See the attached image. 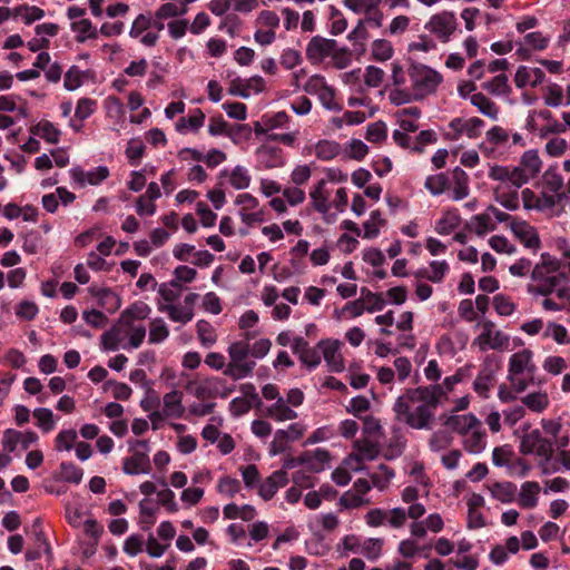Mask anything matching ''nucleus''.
<instances>
[{
    "label": "nucleus",
    "instance_id": "obj_1",
    "mask_svg": "<svg viewBox=\"0 0 570 570\" xmlns=\"http://www.w3.org/2000/svg\"><path fill=\"white\" fill-rule=\"evenodd\" d=\"M446 396L440 384L406 389L394 403L395 419L415 430H429L435 411Z\"/></svg>",
    "mask_w": 570,
    "mask_h": 570
},
{
    "label": "nucleus",
    "instance_id": "obj_2",
    "mask_svg": "<svg viewBox=\"0 0 570 570\" xmlns=\"http://www.w3.org/2000/svg\"><path fill=\"white\" fill-rule=\"evenodd\" d=\"M560 262L548 253L541 254V262L535 264L531 279L532 285H529L528 291L534 295L549 296L554 292L560 283L568 279L566 273L559 272Z\"/></svg>",
    "mask_w": 570,
    "mask_h": 570
},
{
    "label": "nucleus",
    "instance_id": "obj_3",
    "mask_svg": "<svg viewBox=\"0 0 570 570\" xmlns=\"http://www.w3.org/2000/svg\"><path fill=\"white\" fill-rule=\"evenodd\" d=\"M409 76L414 91V100H421L434 94L443 80L440 72L421 63H412L409 68Z\"/></svg>",
    "mask_w": 570,
    "mask_h": 570
},
{
    "label": "nucleus",
    "instance_id": "obj_4",
    "mask_svg": "<svg viewBox=\"0 0 570 570\" xmlns=\"http://www.w3.org/2000/svg\"><path fill=\"white\" fill-rule=\"evenodd\" d=\"M250 354V346L245 341H237L229 345L228 355L229 363L227 364L224 374L237 381L248 376L256 363L254 361H247V356Z\"/></svg>",
    "mask_w": 570,
    "mask_h": 570
},
{
    "label": "nucleus",
    "instance_id": "obj_5",
    "mask_svg": "<svg viewBox=\"0 0 570 570\" xmlns=\"http://www.w3.org/2000/svg\"><path fill=\"white\" fill-rule=\"evenodd\" d=\"M481 333L474 338L473 344L479 347L481 352L487 350L502 351L508 348L510 337L508 334L498 330L495 324L490 320H484L478 323Z\"/></svg>",
    "mask_w": 570,
    "mask_h": 570
},
{
    "label": "nucleus",
    "instance_id": "obj_6",
    "mask_svg": "<svg viewBox=\"0 0 570 570\" xmlns=\"http://www.w3.org/2000/svg\"><path fill=\"white\" fill-rule=\"evenodd\" d=\"M129 444L130 451H132V455L124 460L122 471L129 475L149 473L151 470V464L148 455V441L136 440L134 442H129Z\"/></svg>",
    "mask_w": 570,
    "mask_h": 570
},
{
    "label": "nucleus",
    "instance_id": "obj_7",
    "mask_svg": "<svg viewBox=\"0 0 570 570\" xmlns=\"http://www.w3.org/2000/svg\"><path fill=\"white\" fill-rule=\"evenodd\" d=\"M520 452L522 454L535 453L543 460L542 465H544L552 458L553 442L543 438L541 431L537 429L522 436Z\"/></svg>",
    "mask_w": 570,
    "mask_h": 570
},
{
    "label": "nucleus",
    "instance_id": "obj_8",
    "mask_svg": "<svg viewBox=\"0 0 570 570\" xmlns=\"http://www.w3.org/2000/svg\"><path fill=\"white\" fill-rule=\"evenodd\" d=\"M489 177L500 181L499 185H505L510 189H519L529 180V175L521 167H507L494 165L489 170Z\"/></svg>",
    "mask_w": 570,
    "mask_h": 570
},
{
    "label": "nucleus",
    "instance_id": "obj_9",
    "mask_svg": "<svg viewBox=\"0 0 570 570\" xmlns=\"http://www.w3.org/2000/svg\"><path fill=\"white\" fill-rule=\"evenodd\" d=\"M341 53L337 50V42L335 40L321 36L313 37L306 47V57L314 63L322 62L327 57L338 60Z\"/></svg>",
    "mask_w": 570,
    "mask_h": 570
},
{
    "label": "nucleus",
    "instance_id": "obj_10",
    "mask_svg": "<svg viewBox=\"0 0 570 570\" xmlns=\"http://www.w3.org/2000/svg\"><path fill=\"white\" fill-rule=\"evenodd\" d=\"M425 29L436 36L442 42H448L456 29L455 16L449 11L433 14L425 24Z\"/></svg>",
    "mask_w": 570,
    "mask_h": 570
},
{
    "label": "nucleus",
    "instance_id": "obj_11",
    "mask_svg": "<svg viewBox=\"0 0 570 570\" xmlns=\"http://www.w3.org/2000/svg\"><path fill=\"white\" fill-rule=\"evenodd\" d=\"M532 352L530 350H522L511 355L509 362L508 375H527L530 381H534L535 365L532 362Z\"/></svg>",
    "mask_w": 570,
    "mask_h": 570
},
{
    "label": "nucleus",
    "instance_id": "obj_12",
    "mask_svg": "<svg viewBox=\"0 0 570 570\" xmlns=\"http://www.w3.org/2000/svg\"><path fill=\"white\" fill-rule=\"evenodd\" d=\"M510 228L514 236L527 247L538 250L541 240L537 229L524 220L512 219Z\"/></svg>",
    "mask_w": 570,
    "mask_h": 570
},
{
    "label": "nucleus",
    "instance_id": "obj_13",
    "mask_svg": "<svg viewBox=\"0 0 570 570\" xmlns=\"http://www.w3.org/2000/svg\"><path fill=\"white\" fill-rule=\"evenodd\" d=\"M70 175L76 184L85 187L86 184L98 185L109 176V170L106 166H100L95 170L85 173L80 167H73Z\"/></svg>",
    "mask_w": 570,
    "mask_h": 570
},
{
    "label": "nucleus",
    "instance_id": "obj_14",
    "mask_svg": "<svg viewBox=\"0 0 570 570\" xmlns=\"http://www.w3.org/2000/svg\"><path fill=\"white\" fill-rule=\"evenodd\" d=\"M318 345L322 346L323 356L330 370L332 372L343 371L344 362L340 353V341H321Z\"/></svg>",
    "mask_w": 570,
    "mask_h": 570
},
{
    "label": "nucleus",
    "instance_id": "obj_15",
    "mask_svg": "<svg viewBox=\"0 0 570 570\" xmlns=\"http://www.w3.org/2000/svg\"><path fill=\"white\" fill-rule=\"evenodd\" d=\"M288 478L284 470L273 472L263 483L259 484L258 494L264 500H271L279 488L287 484Z\"/></svg>",
    "mask_w": 570,
    "mask_h": 570
},
{
    "label": "nucleus",
    "instance_id": "obj_16",
    "mask_svg": "<svg viewBox=\"0 0 570 570\" xmlns=\"http://www.w3.org/2000/svg\"><path fill=\"white\" fill-rule=\"evenodd\" d=\"M484 121L478 117H473L470 119L463 118H454L450 122V128L455 131V137L465 134L469 138H476L481 134V128L483 127Z\"/></svg>",
    "mask_w": 570,
    "mask_h": 570
},
{
    "label": "nucleus",
    "instance_id": "obj_17",
    "mask_svg": "<svg viewBox=\"0 0 570 570\" xmlns=\"http://www.w3.org/2000/svg\"><path fill=\"white\" fill-rule=\"evenodd\" d=\"M444 424L452 428L461 435L469 434V432L474 428H481V421L472 413L451 415L445 420Z\"/></svg>",
    "mask_w": 570,
    "mask_h": 570
},
{
    "label": "nucleus",
    "instance_id": "obj_18",
    "mask_svg": "<svg viewBox=\"0 0 570 570\" xmlns=\"http://www.w3.org/2000/svg\"><path fill=\"white\" fill-rule=\"evenodd\" d=\"M452 199L459 202L468 197L470 193L469 188V176L460 167H455L452 171Z\"/></svg>",
    "mask_w": 570,
    "mask_h": 570
},
{
    "label": "nucleus",
    "instance_id": "obj_19",
    "mask_svg": "<svg viewBox=\"0 0 570 570\" xmlns=\"http://www.w3.org/2000/svg\"><path fill=\"white\" fill-rule=\"evenodd\" d=\"M266 416L278 421H289L297 417V413L292 410L283 397H278L277 401L269 405L265 411Z\"/></svg>",
    "mask_w": 570,
    "mask_h": 570
},
{
    "label": "nucleus",
    "instance_id": "obj_20",
    "mask_svg": "<svg viewBox=\"0 0 570 570\" xmlns=\"http://www.w3.org/2000/svg\"><path fill=\"white\" fill-rule=\"evenodd\" d=\"M470 102L478 108V110L489 117L490 119H498L499 107L490 98L482 92L474 94L470 97Z\"/></svg>",
    "mask_w": 570,
    "mask_h": 570
},
{
    "label": "nucleus",
    "instance_id": "obj_21",
    "mask_svg": "<svg viewBox=\"0 0 570 570\" xmlns=\"http://www.w3.org/2000/svg\"><path fill=\"white\" fill-rule=\"evenodd\" d=\"M540 492V485L538 482L528 481L521 485L519 493V504L522 508L531 509L538 503V494Z\"/></svg>",
    "mask_w": 570,
    "mask_h": 570
},
{
    "label": "nucleus",
    "instance_id": "obj_22",
    "mask_svg": "<svg viewBox=\"0 0 570 570\" xmlns=\"http://www.w3.org/2000/svg\"><path fill=\"white\" fill-rule=\"evenodd\" d=\"M494 198L509 210L519 208L518 189H510L505 185H498L494 189Z\"/></svg>",
    "mask_w": 570,
    "mask_h": 570
},
{
    "label": "nucleus",
    "instance_id": "obj_23",
    "mask_svg": "<svg viewBox=\"0 0 570 570\" xmlns=\"http://www.w3.org/2000/svg\"><path fill=\"white\" fill-rule=\"evenodd\" d=\"M330 460L328 451L324 449H317L313 453L305 452L298 456L299 463L307 464L312 470L318 472L323 470L324 463Z\"/></svg>",
    "mask_w": 570,
    "mask_h": 570
},
{
    "label": "nucleus",
    "instance_id": "obj_24",
    "mask_svg": "<svg viewBox=\"0 0 570 570\" xmlns=\"http://www.w3.org/2000/svg\"><path fill=\"white\" fill-rule=\"evenodd\" d=\"M150 308L145 303H135L129 308L124 311L119 318V325L131 327V320H145L149 314Z\"/></svg>",
    "mask_w": 570,
    "mask_h": 570
},
{
    "label": "nucleus",
    "instance_id": "obj_25",
    "mask_svg": "<svg viewBox=\"0 0 570 570\" xmlns=\"http://www.w3.org/2000/svg\"><path fill=\"white\" fill-rule=\"evenodd\" d=\"M492 497L502 503H510L514 500L517 485L512 482H495L490 487Z\"/></svg>",
    "mask_w": 570,
    "mask_h": 570
},
{
    "label": "nucleus",
    "instance_id": "obj_26",
    "mask_svg": "<svg viewBox=\"0 0 570 570\" xmlns=\"http://www.w3.org/2000/svg\"><path fill=\"white\" fill-rule=\"evenodd\" d=\"M325 184L324 179L320 180L309 194L314 209L321 214H326L330 209L328 193L325 190Z\"/></svg>",
    "mask_w": 570,
    "mask_h": 570
},
{
    "label": "nucleus",
    "instance_id": "obj_27",
    "mask_svg": "<svg viewBox=\"0 0 570 570\" xmlns=\"http://www.w3.org/2000/svg\"><path fill=\"white\" fill-rule=\"evenodd\" d=\"M183 393L179 391H171L164 395V412L166 415L180 417L184 413L181 405Z\"/></svg>",
    "mask_w": 570,
    "mask_h": 570
},
{
    "label": "nucleus",
    "instance_id": "obj_28",
    "mask_svg": "<svg viewBox=\"0 0 570 570\" xmlns=\"http://www.w3.org/2000/svg\"><path fill=\"white\" fill-rule=\"evenodd\" d=\"M485 431L481 428L472 429L464 440V448L471 453H480L485 448Z\"/></svg>",
    "mask_w": 570,
    "mask_h": 570
},
{
    "label": "nucleus",
    "instance_id": "obj_29",
    "mask_svg": "<svg viewBox=\"0 0 570 570\" xmlns=\"http://www.w3.org/2000/svg\"><path fill=\"white\" fill-rule=\"evenodd\" d=\"M159 311L166 312L174 322L187 323L194 317V309L186 306H177L173 304L159 306Z\"/></svg>",
    "mask_w": 570,
    "mask_h": 570
},
{
    "label": "nucleus",
    "instance_id": "obj_30",
    "mask_svg": "<svg viewBox=\"0 0 570 570\" xmlns=\"http://www.w3.org/2000/svg\"><path fill=\"white\" fill-rule=\"evenodd\" d=\"M353 448L356 450V454L363 460L372 461L380 454V448L376 443L371 442L367 439L357 440L354 442Z\"/></svg>",
    "mask_w": 570,
    "mask_h": 570
},
{
    "label": "nucleus",
    "instance_id": "obj_31",
    "mask_svg": "<svg viewBox=\"0 0 570 570\" xmlns=\"http://www.w3.org/2000/svg\"><path fill=\"white\" fill-rule=\"evenodd\" d=\"M522 404L533 412L541 413L549 405V397L547 393L535 392L530 393L521 399Z\"/></svg>",
    "mask_w": 570,
    "mask_h": 570
},
{
    "label": "nucleus",
    "instance_id": "obj_32",
    "mask_svg": "<svg viewBox=\"0 0 570 570\" xmlns=\"http://www.w3.org/2000/svg\"><path fill=\"white\" fill-rule=\"evenodd\" d=\"M483 89L489 91L491 95L501 96L511 92V88L508 83V77L504 73H500L482 85Z\"/></svg>",
    "mask_w": 570,
    "mask_h": 570
},
{
    "label": "nucleus",
    "instance_id": "obj_33",
    "mask_svg": "<svg viewBox=\"0 0 570 570\" xmlns=\"http://www.w3.org/2000/svg\"><path fill=\"white\" fill-rule=\"evenodd\" d=\"M494 379V372L488 367L480 371L473 382L474 391L482 397H488L491 383Z\"/></svg>",
    "mask_w": 570,
    "mask_h": 570
},
{
    "label": "nucleus",
    "instance_id": "obj_34",
    "mask_svg": "<svg viewBox=\"0 0 570 570\" xmlns=\"http://www.w3.org/2000/svg\"><path fill=\"white\" fill-rule=\"evenodd\" d=\"M341 151V146L336 141L321 140L315 146V155L318 159L331 160Z\"/></svg>",
    "mask_w": 570,
    "mask_h": 570
},
{
    "label": "nucleus",
    "instance_id": "obj_35",
    "mask_svg": "<svg viewBox=\"0 0 570 570\" xmlns=\"http://www.w3.org/2000/svg\"><path fill=\"white\" fill-rule=\"evenodd\" d=\"M31 131L50 144L58 142L60 136V130H58L53 124L48 120L40 121Z\"/></svg>",
    "mask_w": 570,
    "mask_h": 570
},
{
    "label": "nucleus",
    "instance_id": "obj_36",
    "mask_svg": "<svg viewBox=\"0 0 570 570\" xmlns=\"http://www.w3.org/2000/svg\"><path fill=\"white\" fill-rule=\"evenodd\" d=\"M460 225V216L455 210H449L436 223L435 230L441 235H449Z\"/></svg>",
    "mask_w": 570,
    "mask_h": 570
},
{
    "label": "nucleus",
    "instance_id": "obj_37",
    "mask_svg": "<svg viewBox=\"0 0 570 570\" xmlns=\"http://www.w3.org/2000/svg\"><path fill=\"white\" fill-rule=\"evenodd\" d=\"M71 29L78 33L77 41L83 42L85 40L91 38L96 39L98 32L96 28L91 24L90 20L81 19L79 21H73L71 23Z\"/></svg>",
    "mask_w": 570,
    "mask_h": 570
},
{
    "label": "nucleus",
    "instance_id": "obj_38",
    "mask_svg": "<svg viewBox=\"0 0 570 570\" xmlns=\"http://www.w3.org/2000/svg\"><path fill=\"white\" fill-rule=\"evenodd\" d=\"M450 180L445 174L431 175L425 179V188L433 195L438 196L449 188Z\"/></svg>",
    "mask_w": 570,
    "mask_h": 570
},
{
    "label": "nucleus",
    "instance_id": "obj_39",
    "mask_svg": "<svg viewBox=\"0 0 570 570\" xmlns=\"http://www.w3.org/2000/svg\"><path fill=\"white\" fill-rule=\"evenodd\" d=\"M188 8L185 7L181 2L179 4L166 2L161 4L155 13V18L158 20H164L168 18H175L179 16L186 14Z\"/></svg>",
    "mask_w": 570,
    "mask_h": 570
},
{
    "label": "nucleus",
    "instance_id": "obj_40",
    "mask_svg": "<svg viewBox=\"0 0 570 570\" xmlns=\"http://www.w3.org/2000/svg\"><path fill=\"white\" fill-rule=\"evenodd\" d=\"M361 299H364V305H366V311L370 313L381 311L385 305L382 294L373 293L366 287L361 288Z\"/></svg>",
    "mask_w": 570,
    "mask_h": 570
},
{
    "label": "nucleus",
    "instance_id": "obj_41",
    "mask_svg": "<svg viewBox=\"0 0 570 570\" xmlns=\"http://www.w3.org/2000/svg\"><path fill=\"white\" fill-rule=\"evenodd\" d=\"M33 417L37 420V425L46 433L55 428L53 413L50 409H36L33 411Z\"/></svg>",
    "mask_w": 570,
    "mask_h": 570
},
{
    "label": "nucleus",
    "instance_id": "obj_42",
    "mask_svg": "<svg viewBox=\"0 0 570 570\" xmlns=\"http://www.w3.org/2000/svg\"><path fill=\"white\" fill-rule=\"evenodd\" d=\"M372 56L375 60L386 61L393 56V47L385 39H377L372 45Z\"/></svg>",
    "mask_w": 570,
    "mask_h": 570
},
{
    "label": "nucleus",
    "instance_id": "obj_43",
    "mask_svg": "<svg viewBox=\"0 0 570 570\" xmlns=\"http://www.w3.org/2000/svg\"><path fill=\"white\" fill-rule=\"evenodd\" d=\"M14 16L21 17L24 23L30 24L45 16V11L38 7L27 4L19 6L14 9Z\"/></svg>",
    "mask_w": 570,
    "mask_h": 570
},
{
    "label": "nucleus",
    "instance_id": "obj_44",
    "mask_svg": "<svg viewBox=\"0 0 570 570\" xmlns=\"http://www.w3.org/2000/svg\"><path fill=\"white\" fill-rule=\"evenodd\" d=\"M61 479L66 482L80 483L82 480V470L71 462H62L60 464Z\"/></svg>",
    "mask_w": 570,
    "mask_h": 570
},
{
    "label": "nucleus",
    "instance_id": "obj_45",
    "mask_svg": "<svg viewBox=\"0 0 570 570\" xmlns=\"http://www.w3.org/2000/svg\"><path fill=\"white\" fill-rule=\"evenodd\" d=\"M90 292L99 299L101 306L110 304L112 308H118L120 305L119 296L109 288L95 289V287H90Z\"/></svg>",
    "mask_w": 570,
    "mask_h": 570
},
{
    "label": "nucleus",
    "instance_id": "obj_46",
    "mask_svg": "<svg viewBox=\"0 0 570 570\" xmlns=\"http://www.w3.org/2000/svg\"><path fill=\"white\" fill-rule=\"evenodd\" d=\"M229 183L235 189H245L250 184V176L244 167L236 166L229 175Z\"/></svg>",
    "mask_w": 570,
    "mask_h": 570
},
{
    "label": "nucleus",
    "instance_id": "obj_47",
    "mask_svg": "<svg viewBox=\"0 0 570 570\" xmlns=\"http://www.w3.org/2000/svg\"><path fill=\"white\" fill-rule=\"evenodd\" d=\"M169 335V331L163 320L156 318L150 323L149 342L153 344L160 343Z\"/></svg>",
    "mask_w": 570,
    "mask_h": 570
},
{
    "label": "nucleus",
    "instance_id": "obj_48",
    "mask_svg": "<svg viewBox=\"0 0 570 570\" xmlns=\"http://www.w3.org/2000/svg\"><path fill=\"white\" fill-rule=\"evenodd\" d=\"M495 225L492 224L491 217L488 214H480L472 217L470 222V229L478 235H483L488 230H493Z\"/></svg>",
    "mask_w": 570,
    "mask_h": 570
},
{
    "label": "nucleus",
    "instance_id": "obj_49",
    "mask_svg": "<svg viewBox=\"0 0 570 570\" xmlns=\"http://www.w3.org/2000/svg\"><path fill=\"white\" fill-rule=\"evenodd\" d=\"M387 137L386 125L382 121L370 124L366 129L365 138L371 142H381Z\"/></svg>",
    "mask_w": 570,
    "mask_h": 570
},
{
    "label": "nucleus",
    "instance_id": "obj_50",
    "mask_svg": "<svg viewBox=\"0 0 570 570\" xmlns=\"http://www.w3.org/2000/svg\"><path fill=\"white\" fill-rule=\"evenodd\" d=\"M381 0H344V6L355 13H368L376 9Z\"/></svg>",
    "mask_w": 570,
    "mask_h": 570
},
{
    "label": "nucleus",
    "instance_id": "obj_51",
    "mask_svg": "<svg viewBox=\"0 0 570 570\" xmlns=\"http://www.w3.org/2000/svg\"><path fill=\"white\" fill-rule=\"evenodd\" d=\"M379 471L371 474L372 483L375 488L383 490L389 484L390 480L394 476L392 469L385 464L379 465Z\"/></svg>",
    "mask_w": 570,
    "mask_h": 570
},
{
    "label": "nucleus",
    "instance_id": "obj_52",
    "mask_svg": "<svg viewBox=\"0 0 570 570\" xmlns=\"http://www.w3.org/2000/svg\"><path fill=\"white\" fill-rule=\"evenodd\" d=\"M546 335L551 336L558 344L570 343V336L567 328L554 322L548 324Z\"/></svg>",
    "mask_w": 570,
    "mask_h": 570
},
{
    "label": "nucleus",
    "instance_id": "obj_53",
    "mask_svg": "<svg viewBox=\"0 0 570 570\" xmlns=\"http://www.w3.org/2000/svg\"><path fill=\"white\" fill-rule=\"evenodd\" d=\"M81 85L82 71L77 66L70 67L68 71L65 73L63 87L69 91H73L78 89Z\"/></svg>",
    "mask_w": 570,
    "mask_h": 570
},
{
    "label": "nucleus",
    "instance_id": "obj_54",
    "mask_svg": "<svg viewBox=\"0 0 570 570\" xmlns=\"http://www.w3.org/2000/svg\"><path fill=\"white\" fill-rule=\"evenodd\" d=\"M208 131L213 136L226 135L234 137V129H228V122L222 116L210 118Z\"/></svg>",
    "mask_w": 570,
    "mask_h": 570
},
{
    "label": "nucleus",
    "instance_id": "obj_55",
    "mask_svg": "<svg viewBox=\"0 0 570 570\" xmlns=\"http://www.w3.org/2000/svg\"><path fill=\"white\" fill-rule=\"evenodd\" d=\"M346 156L351 159L362 160L368 153V147L360 139H352L346 147Z\"/></svg>",
    "mask_w": 570,
    "mask_h": 570
},
{
    "label": "nucleus",
    "instance_id": "obj_56",
    "mask_svg": "<svg viewBox=\"0 0 570 570\" xmlns=\"http://www.w3.org/2000/svg\"><path fill=\"white\" fill-rule=\"evenodd\" d=\"M493 306L498 314L502 316L511 315L514 309V303L505 295L498 294L493 297Z\"/></svg>",
    "mask_w": 570,
    "mask_h": 570
},
{
    "label": "nucleus",
    "instance_id": "obj_57",
    "mask_svg": "<svg viewBox=\"0 0 570 570\" xmlns=\"http://www.w3.org/2000/svg\"><path fill=\"white\" fill-rule=\"evenodd\" d=\"M198 338L203 345L209 346L216 342V335L212 325L206 321H199L197 323Z\"/></svg>",
    "mask_w": 570,
    "mask_h": 570
},
{
    "label": "nucleus",
    "instance_id": "obj_58",
    "mask_svg": "<svg viewBox=\"0 0 570 570\" xmlns=\"http://www.w3.org/2000/svg\"><path fill=\"white\" fill-rule=\"evenodd\" d=\"M77 439V432L72 429L61 431L56 438V449L58 451H69L73 446V442Z\"/></svg>",
    "mask_w": 570,
    "mask_h": 570
},
{
    "label": "nucleus",
    "instance_id": "obj_59",
    "mask_svg": "<svg viewBox=\"0 0 570 570\" xmlns=\"http://www.w3.org/2000/svg\"><path fill=\"white\" fill-rule=\"evenodd\" d=\"M240 489V483L237 479L229 476L222 478L217 484L219 493L233 498Z\"/></svg>",
    "mask_w": 570,
    "mask_h": 570
},
{
    "label": "nucleus",
    "instance_id": "obj_60",
    "mask_svg": "<svg viewBox=\"0 0 570 570\" xmlns=\"http://www.w3.org/2000/svg\"><path fill=\"white\" fill-rule=\"evenodd\" d=\"M120 341V328L118 327H112L101 335V345L105 350H117Z\"/></svg>",
    "mask_w": 570,
    "mask_h": 570
},
{
    "label": "nucleus",
    "instance_id": "obj_61",
    "mask_svg": "<svg viewBox=\"0 0 570 570\" xmlns=\"http://www.w3.org/2000/svg\"><path fill=\"white\" fill-rule=\"evenodd\" d=\"M153 18L139 14L135 21L132 22L131 29L129 31L130 37L138 38L141 36L147 29L151 27Z\"/></svg>",
    "mask_w": 570,
    "mask_h": 570
},
{
    "label": "nucleus",
    "instance_id": "obj_62",
    "mask_svg": "<svg viewBox=\"0 0 570 570\" xmlns=\"http://www.w3.org/2000/svg\"><path fill=\"white\" fill-rule=\"evenodd\" d=\"M487 140L494 146L504 145L509 140V132L500 126H494L487 131Z\"/></svg>",
    "mask_w": 570,
    "mask_h": 570
},
{
    "label": "nucleus",
    "instance_id": "obj_63",
    "mask_svg": "<svg viewBox=\"0 0 570 570\" xmlns=\"http://www.w3.org/2000/svg\"><path fill=\"white\" fill-rule=\"evenodd\" d=\"M567 367V362L561 356H549L543 362V368L553 375H559Z\"/></svg>",
    "mask_w": 570,
    "mask_h": 570
},
{
    "label": "nucleus",
    "instance_id": "obj_64",
    "mask_svg": "<svg viewBox=\"0 0 570 570\" xmlns=\"http://www.w3.org/2000/svg\"><path fill=\"white\" fill-rule=\"evenodd\" d=\"M302 62V57L299 51L288 48L284 50V52L281 56V65L285 69H294L296 66H298Z\"/></svg>",
    "mask_w": 570,
    "mask_h": 570
}]
</instances>
